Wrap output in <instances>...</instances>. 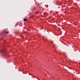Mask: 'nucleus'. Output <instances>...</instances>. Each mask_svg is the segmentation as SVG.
I'll use <instances>...</instances> for the list:
<instances>
[{"label":"nucleus","instance_id":"1","mask_svg":"<svg viewBox=\"0 0 80 80\" xmlns=\"http://www.w3.org/2000/svg\"><path fill=\"white\" fill-rule=\"evenodd\" d=\"M23 20L24 22H25L27 20V18H25L23 19Z\"/></svg>","mask_w":80,"mask_h":80},{"label":"nucleus","instance_id":"2","mask_svg":"<svg viewBox=\"0 0 80 80\" xmlns=\"http://www.w3.org/2000/svg\"><path fill=\"white\" fill-rule=\"evenodd\" d=\"M6 34H7L8 33V32L7 31V32H6Z\"/></svg>","mask_w":80,"mask_h":80},{"label":"nucleus","instance_id":"3","mask_svg":"<svg viewBox=\"0 0 80 80\" xmlns=\"http://www.w3.org/2000/svg\"><path fill=\"white\" fill-rule=\"evenodd\" d=\"M38 12V11H37V12Z\"/></svg>","mask_w":80,"mask_h":80}]
</instances>
